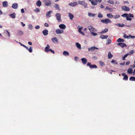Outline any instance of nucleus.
<instances>
[{
  "mask_svg": "<svg viewBox=\"0 0 135 135\" xmlns=\"http://www.w3.org/2000/svg\"><path fill=\"white\" fill-rule=\"evenodd\" d=\"M55 17H56V19L59 22H61L62 20L61 19V15L59 13H57L55 14Z\"/></svg>",
  "mask_w": 135,
  "mask_h": 135,
  "instance_id": "nucleus-1",
  "label": "nucleus"
},
{
  "mask_svg": "<svg viewBox=\"0 0 135 135\" xmlns=\"http://www.w3.org/2000/svg\"><path fill=\"white\" fill-rule=\"evenodd\" d=\"M78 3L79 4L83 6L84 8H86L88 7L87 3H86L84 1H79L78 2Z\"/></svg>",
  "mask_w": 135,
  "mask_h": 135,
  "instance_id": "nucleus-2",
  "label": "nucleus"
},
{
  "mask_svg": "<svg viewBox=\"0 0 135 135\" xmlns=\"http://www.w3.org/2000/svg\"><path fill=\"white\" fill-rule=\"evenodd\" d=\"M87 66H89L90 68L91 69L97 68V66L95 64L91 65L90 63L89 62L87 63Z\"/></svg>",
  "mask_w": 135,
  "mask_h": 135,
  "instance_id": "nucleus-3",
  "label": "nucleus"
},
{
  "mask_svg": "<svg viewBox=\"0 0 135 135\" xmlns=\"http://www.w3.org/2000/svg\"><path fill=\"white\" fill-rule=\"evenodd\" d=\"M101 21L102 22L105 23L106 24L111 22V21L108 18L106 19L105 20H101Z\"/></svg>",
  "mask_w": 135,
  "mask_h": 135,
  "instance_id": "nucleus-4",
  "label": "nucleus"
},
{
  "mask_svg": "<svg viewBox=\"0 0 135 135\" xmlns=\"http://www.w3.org/2000/svg\"><path fill=\"white\" fill-rule=\"evenodd\" d=\"M121 9L122 10L124 11H129L130 10L129 8L128 7H127L126 6H122L121 7Z\"/></svg>",
  "mask_w": 135,
  "mask_h": 135,
  "instance_id": "nucleus-5",
  "label": "nucleus"
},
{
  "mask_svg": "<svg viewBox=\"0 0 135 135\" xmlns=\"http://www.w3.org/2000/svg\"><path fill=\"white\" fill-rule=\"evenodd\" d=\"M47 0H44V2L46 6H49L51 4V2L50 1H49L48 2H47Z\"/></svg>",
  "mask_w": 135,
  "mask_h": 135,
  "instance_id": "nucleus-6",
  "label": "nucleus"
},
{
  "mask_svg": "<svg viewBox=\"0 0 135 135\" xmlns=\"http://www.w3.org/2000/svg\"><path fill=\"white\" fill-rule=\"evenodd\" d=\"M64 32V31L63 30H61L60 29H57L56 30V33L58 34H61L62 33Z\"/></svg>",
  "mask_w": 135,
  "mask_h": 135,
  "instance_id": "nucleus-7",
  "label": "nucleus"
},
{
  "mask_svg": "<svg viewBox=\"0 0 135 135\" xmlns=\"http://www.w3.org/2000/svg\"><path fill=\"white\" fill-rule=\"evenodd\" d=\"M117 45L120 46L122 47H126L127 46L123 42L118 43L117 44Z\"/></svg>",
  "mask_w": 135,
  "mask_h": 135,
  "instance_id": "nucleus-8",
  "label": "nucleus"
},
{
  "mask_svg": "<svg viewBox=\"0 0 135 135\" xmlns=\"http://www.w3.org/2000/svg\"><path fill=\"white\" fill-rule=\"evenodd\" d=\"M78 3L76 2H71L69 4V5L72 7H74L75 6L77 5Z\"/></svg>",
  "mask_w": 135,
  "mask_h": 135,
  "instance_id": "nucleus-9",
  "label": "nucleus"
},
{
  "mask_svg": "<svg viewBox=\"0 0 135 135\" xmlns=\"http://www.w3.org/2000/svg\"><path fill=\"white\" fill-rule=\"evenodd\" d=\"M108 35H101L100 36V38L102 39H107L108 37Z\"/></svg>",
  "mask_w": 135,
  "mask_h": 135,
  "instance_id": "nucleus-10",
  "label": "nucleus"
},
{
  "mask_svg": "<svg viewBox=\"0 0 135 135\" xmlns=\"http://www.w3.org/2000/svg\"><path fill=\"white\" fill-rule=\"evenodd\" d=\"M88 28L90 31H95L94 30L95 29L91 25L89 26H88Z\"/></svg>",
  "mask_w": 135,
  "mask_h": 135,
  "instance_id": "nucleus-11",
  "label": "nucleus"
},
{
  "mask_svg": "<svg viewBox=\"0 0 135 135\" xmlns=\"http://www.w3.org/2000/svg\"><path fill=\"white\" fill-rule=\"evenodd\" d=\"M122 76H124L123 78V80H127L128 79V76L125 73H123L122 74Z\"/></svg>",
  "mask_w": 135,
  "mask_h": 135,
  "instance_id": "nucleus-12",
  "label": "nucleus"
},
{
  "mask_svg": "<svg viewBox=\"0 0 135 135\" xmlns=\"http://www.w3.org/2000/svg\"><path fill=\"white\" fill-rule=\"evenodd\" d=\"M82 63L84 64H85L87 61V60L85 58H83L81 59Z\"/></svg>",
  "mask_w": 135,
  "mask_h": 135,
  "instance_id": "nucleus-13",
  "label": "nucleus"
},
{
  "mask_svg": "<svg viewBox=\"0 0 135 135\" xmlns=\"http://www.w3.org/2000/svg\"><path fill=\"white\" fill-rule=\"evenodd\" d=\"M18 6V4L17 3H14L12 4V7L14 9H16L17 8Z\"/></svg>",
  "mask_w": 135,
  "mask_h": 135,
  "instance_id": "nucleus-14",
  "label": "nucleus"
},
{
  "mask_svg": "<svg viewBox=\"0 0 135 135\" xmlns=\"http://www.w3.org/2000/svg\"><path fill=\"white\" fill-rule=\"evenodd\" d=\"M54 7L56 10L60 11V8L59 5L58 4H55L54 5Z\"/></svg>",
  "mask_w": 135,
  "mask_h": 135,
  "instance_id": "nucleus-15",
  "label": "nucleus"
},
{
  "mask_svg": "<svg viewBox=\"0 0 135 135\" xmlns=\"http://www.w3.org/2000/svg\"><path fill=\"white\" fill-rule=\"evenodd\" d=\"M2 4L3 7L6 8L8 6V3L7 1H5L2 2Z\"/></svg>",
  "mask_w": 135,
  "mask_h": 135,
  "instance_id": "nucleus-16",
  "label": "nucleus"
},
{
  "mask_svg": "<svg viewBox=\"0 0 135 135\" xmlns=\"http://www.w3.org/2000/svg\"><path fill=\"white\" fill-rule=\"evenodd\" d=\"M59 27L61 29H64L66 28L65 25L64 24H61L59 25Z\"/></svg>",
  "mask_w": 135,
  "mask_h": 135,
  "instance_id": "nucleus-17",
  "label": "nucleus"
},
{
  "mask_svg": "<svg viewBox=\"0 0 135 135\" xmlns=\"http://www.w3.org/2000/svg\"><path fill=\"white\" fill-rule=\"evenodd\" d=\"M50 48V46L48 44L47 45V46H46L44 50L45 52H49V50Z\"/></svg>",
  "mask_w": 135,
  "mask_h": 135,
  "instance_id": "nucleus-18",
  "label": "nucleus"
},
{
  "mask_svg": "<svg viewBox=\"0 0 135 135\" xmlns=\"http://www.w3.org/2000/svg\"><path fill=\"white\" fill-rule=\"evenodd\" d=\"M51 40L54 43H58V40L56 37H53L52 38Z\"/></svg>",
  "mask_w": 135,
  "mask_h": 135,
  "instance_id": "nucleus-19",
  "label": "nucleus"
},
{
  "mask_svg": "<svg viewBox=\"0 0 135 135\" xmlns=\"http://www.w3.org/2000/svg\"><path fill=\"white\" fill-rule=\"evenodd\" d=\"M82 28V27H81L78 28V32L79 33L83 35H85V33L83 32H82L81 30Z\"/></svg>",
  "mask_w": 135,
  "mask_h": 135,
  "instance_id": "nucleus-20",
  "label": "nucleus"
},
{
  "mask_svg": "<svg viewBox=\"0 0 135 135\" xmlns=\"http://www.w3.org/2000/svg\"><path fill=\"white\" fill-rule=\"evenodd\" d=\"M75 45L79 49H81V45L78 42H76L75 43Z\"/></svg>",
  "mask_w": 135,
  "mask_h": 135,
  "instance_id": "nucleus-21",
  "label": "nucleus"
},
{
  "mask_svg": "<svg viewBox=\"0 0 135 135\" xmlns=\"http://www.w3.org/2000/svg\"><path fill=\"white\" fill-rule=\"evenodd\" d=\"M48 30L47 29H46L42 31V33L45 35H46L48 34Z\"/></svg>",
  "mask_w": 135,
  "mask_h": 135,
  "instance_id": "nucleus-22",
  "label": "nucleus"
},
{
  "mask_svg": "<svg viewBox=\"0 0 135 135\" xmlns=\"http://www.w3.org/2000/svg\"><path fill=\"white\" fill-rule=\"evenodd\" d=\"M94 48L95 47L94 46L91 47H90L88 48V51H94Z\"/></svg>",
  "mask_w": 135,
  "mask_h": 135,
  "instance_id": "nucleus-23",
  "label": "nucleus"
},
{
  "mask_svg": "<svg viewBox=\"0 0 135 135\" xmlns=\"http://www.w3.org/2000/svg\"><path fill=\"white\" fill-rule=\"evenodd\" d=\"M9 15L11 18H15L16 17V14L14 12L12 14H10Z\"/></svg>",
  "mask_w": 135,
  "mask_h": 135,
  "instance_id": "nucleus-24",
  "label": "nucleus"
},
{
  "mask_svg": "<svg viewBox=\"0 0 135 135\" xmlns=\"http://www.w3.org/2000/svg\"><path fill=\"white\" fill-rule=\"evenodd\" d=\"M36 5L38 7H40L41 5V3L40 0L37 1L36 3Z\"/></svg>",
  "mask_w": 135,
  "mask_h": 135,
  "instance_id": "nucleus-25",
  "label": "nucleus"
},
{
  "mask_svg": "<svg viewBox=\"0 0 135 135\" xmlns=\"http://www.w3.org/2000/svg\"><path fill=\"white\" fill-rule=\"evenodd\" d=\"M63 54L65 56H68L69 55V53L68 52L66 51H64L63 52Z\"/></svg>",
  "mask_w": 135,
  "mask_h": 135,
  "instance_id": "nucleus-26",
  "label": "nucleus"
},
{
  "mask_svg": "<svg viewBox=\"0 0 135 135\" xmlns=\"http://www.w3.org/2000/svg\"><path fill=\"white\" fill-rule=\"evenodd\" d=\"M52 12V11H50L47 12L46 14V16L47 17H51V13Z\"/></svg>",
  "mask_w": 135,
  "mask_h": 135,
  "instance_id": "nucleus-27",
  "label": "nucleus"
},
{
  "mask_svg": "<svg viewBox=\"0 0 135 135\" xmlns=\"http://www.w3.org/2000/svg\"><path fill=\"white\" fill-rule=\"evenodd\" d=\"M18 35L19 36H21L22 35L23 33V32L21 30H18L17 32Z\"/></svg>",
  "mask_w": 135,
  "mask_h": 135,
  "instance_id": "nucleus-28",
  "label": "nucleus"
},
{
  "mask_svg": "<svg viewBox=\"0 0 135 135\" xmlns=\"http://www.w3.org/2000/svg\"><path fill=\"white\" fill-rule=\"evenodd\" d=\"M127 72L128 74H132L133 73V70L131 68H129Z\"/></svg>",
  "mask_w": 135,
  "mask_h": 135,
  "instance_id": "nucleus-29",
  "label": "nucleus"
},
{
  "mask_svg": "<svg viewBox=\"0 0 135 135\" xmlns=\"http://www.w3.org/2000/svg\"><path fill=\"white\" fill-rule=\"evenodd\" d=\"M115 25L116 26H119V27H123L125 25L123 24H121V23H117L115 24Z\"/></svg>",
  "mask_w": 135,
  "mask_h": 135,
  "instance_id": "nucleus-30",
  "label": "nucleus"
},
{
  "mask_svg": "<svg viewBox=\"0 0 135 135\" xmlns=\"http://www.w3.org/2000/svg\"><path fill=\"white\" fill-rule=\"evenodd\" d=\"M107 16L109 18H112L113 17V16L111 13L107 14Z\"/></svg>",
  "mask_w": 135,
  "mask_h": 135,
  "instance_id": "nucleus-31",
  "label": "nucleus"
},
{
  "mask_svg": "<svg viewBox=\"0 0 135 135\" xmlns=\"http://www.w3.org/2000/svg\"><path fill=\"white\" fill-rule=\"evenodd\" d=\"M69 16L71 20H73V18H74V16L71 13H69Z\"/></svg>",
  "mask_w": 135,
  "mask_h": 135,
  "instance_id": "nucleus-32",
  "label": "nucleus"
},
{
  "mask_svg": "<svg viewBox=\"0 0 135 135\" xmlns=\"http://www.w3.org/2000/svg\"><path fill=\"white\" fill-rule=\"evenodd\" d=\"M97 1L92 0L91 2V3L92 5L95 6L97 5Z\"/></svg>",
  "mask_w": 135,
  "mask_h": 135,
  "instance_id": "nucleus-33",
  "label": "nucleus"
},
{
  "mask_svg": "<svg viewBox=\"0 0 135 135\" xmlns=\"http://www.w3.org/2000/svg\"><path fill=\"white\" fill-rule=\"evenodd\" d=\"M124 41V39H121L120 38H118L117 40V42H123Z\"/></svg>",
  "mask_w": 135,
  "mask_h": 135,
  "instance_id": "nucleus-34",
  "label": "nucleus"
},
{
  "mask_svg": "<svg viewBox=\"0 0 135 135\" xmlns=\"http://www.w3.org/2000/svg\"><path fill=\"white\" fill-rule=\"evenodd\" d=\"M88 16L90 17H94L96 15L95 14H92L90 12H88Z\"/></svg>",
  "mask_w": 135,
  "mask_h": 135,
  "instance_id": "nucleus-35",
  "label": "nucleus"
},
{
  "mask_svg": "<svg viewBox=\"0 0 135 135\" xmlns=\"http://www.w3.org/2000/svg\"><path fill=\"white\" fill-rule=\"evenodd\" d=\"M108 31V29L107 28H105L101 32V33H104L107 32Z\"/></svg>",
  "mask_w": 135,
  "mask_h": 135,
  "instance_id": "nucleus-36",
  "label": "nucleus"
},
{
  "mask_svg": "<svg viewBox=\"0 0 135 135\" xmlns=\"http://www.w3.org/2000/svg\"><path fill=\"white\" fill-rule=\"evenodd\" d=\"M113 56L111 54L110 52H109L108 57L109 59H111Z\"/></svg>",
  "mask_w": 135,
  "mask_h": 135,
  "instance_id": "nucleus-37",
  "label": "nucleus"
},
{
  "mask_svg": "<svg viewBox=\"0 0 135 135\" xmlns=\"http://www.w3.org/2000/svg\"><path fill=\"white\" fill-rule=\"evenodd\" d=\"M111 40L109 39H108L107 40V42H106V44L107 45H108L111 43Z\"/></svg>",
  "mask_w": 135,
  "mask_h": 135,
  "instance_id": "nucleus-38",
  "label": "nucleus"
},
{
  "mask_svg": "<svg viewBox=\"0 0 135 135\" xmlns=\"http://www.w3.org/2000/svg\"><path fill=\"white\" fill-rule=\"evenodd\" d=\"M130 80L131 81H135V77L134 76H131L129 78Z\"/></svg>",
  "mask_w": 135,
  "mask_h": 135,
  "instance_id": "nucleus-39",
  "label": "nucleus"
},
{
  "mask_svg": "<svg viewBox=\"0 0 135 135\" xmlns=\"http://www.w3.org/2000/svg\"><path fill=\"white\" fill-rule=\"evenodd\" d=\"M128 55V53L125 55L122 58V60H125V58Z\"/></svg>",
  "mask_w": 135,
  "mask_h": 135,
  "instance_id": "nucleus-40",
  "label": "nucleus"
},
{
  "mask_svg": "<svg viewBox=\"0 0 135 135\" xmlns=\"http://www.w3.org/2000/svg\"><path fill=\"white\" fill-rule=\"evenodd\" d=\"M28 27L29 29L30 30H32L33 29L32 26L31 24L28 25Z\"/></svg>",
  "mask_w": 135,
  "mask_h": 135,
  "instance_id": "nucleus-41",
  "label": "nucleus"
},
{
  "mask_svg": "<svg viewBox=\"0 0 135 135\" xmlns=\"http://www.w3.org/2000/svg\"><path fill=\"white\" fill-rule=\"evenodd\" d=\"M121 16L124 17H126L127 18V17L128 16V15L127 13H124Z\"/></svg>",
  "mask_w": 135,
  "mask_h": 135,
  "instance_id": "nucleus-42",
  "label": "nucleus"
},
{
  "mask_svg": "<svg viewBox=\"0 0 135 135\" xmlns=\"http://www.w3.org/2000/svg\"><path fill=\"white\" fill-rule=\"evenodd\" d=\"M103 17L102 15L100 13H98V17L99 18H102Z\"/></svg>",
  "mask_w": 135,
  "mask_h": 135,
  "instance_id": "nucleus-43",
  "label": "nucleus"
},
{
  "mask_svg": "<svg viewBox=\"0 0 135 135\" xmlns=\"http://www.w3.org/2000/svg\"><path fill=\"white\" fill-rule=\"evenodd\" d=\"M108 2L110 4H114V2L112 0H109L108 1Z\"/></svg>",
  "mask_w": 135,
  "mask_h": 135,
  "instance_id": "nucleus-44",
  "label": "nucleus"
},
{
  "mask_svg": "<svg viewBox=\"0 0 135 135\" xmlns=\"http://www.w3.org/2000/svg\"><path fill=\"white\" fill-rule=\"evenodd\" d=\"M128 16L132 18H133L134 17V16L131 13H129L128 14Z\"/></svg>",
  "mask_w": 135,
  "mask_h": 135,
  "instance_id": "nucleus-45",
  "label": "nucleus"
},
{
  "mask_svg": "<svg viewBox=\"0 0 135 135\" xmlns=\"http://www.w3.org/2000/svg\"><path fill=\"white\" fill-rule=\"evenodd\" d=\"M120 17V16L119 15H115L114 16V18L115 19H117L119 17Z\"/></svg>",
  "mask_w": 135,
  "mask_h": 135,
  "instance_id": "nucleus-46",
  "label": "nucleus"
},
{
  "mask_svg": "<svg viewBox=\"0 0 135 135\" xmlns=\"http://www.w3.org/2000/svg\"><path fill=\"white\" fill-rule=\"evenodd\" d=\"M123 37L125 38H129V36H128L126 34H124L123 35Z\"/></svg>",
  "mask_w": 135,
  "mask_h": 135,
  "instance_id": "nucleus-47",
  "label": "nucleus"
},
{
  "mask_svg": "<svg viewBox=\"0 0 135 135\" xmlns=\"http://www.w3.org/2000/svg\"><path fill=\"white\" fill-rule=\"evenodd\" d=\"M34 11L36 12H39L40 11L39 9L38 8H37L35 9V10H34Z\"/></svg>",
  "mask_w": 135,
  "mask_h": 135,
  "instance_id": "nucleus-48",
  "label": "nucleus"
},
{
  "mask_svg": "<svg viewBox=\"0 0 135 135\" xmlns=\"http://www.w3.org/2000/svg\"><path fill=\"white\" fill-rule=\"evenodd\" d=\"M28 50L30 52H32V47H30V48L28 49Z\"/></svg>",
  "mask_w": 135,
  "mask_h": 135,
  "instance_id": "nucleus-49",
  "label": "nucleus"
},
{
  "mask_svg": "<svg viewBox=\"0 0 135 135\" xmlns=\"http://www.w3.org/2000/svg\"><path fill=\"white\" fill-rule=\"evenodd\" d=\"M134 52V51L133 50H131L130 51V52L128 53V55H131L132 54H133V53Z\"/></svg>",
  "mask_w": 135,
  "mask_h": 135,
  "instance_id": "nucleus-50",
  "label": "nucleus"
},
{
  "mask_svg": "<svg viewBox=\"0 0 135 135\" xmlns=\"http://www.w3.org/2000/svg\"><path fill=\"white\" fill-rule=\"evenodd\" d=\"M111 62L112 63H113L114 64H117V63H117V62H115V61L114 60H112L111 61Z\"/></svg>",
  "mask_w": 135,
  "mask_h": 135,
  "instance_id": "nucleus-51",
  "label": "nucleus"
},
{
  "mask_svg": "<svg viewBox=\"0 0 135 135\" xmlns=\"http://www.w3.org/2000/svg\"><path fill=\"white\" fill-rule=\"evenodd\" d=\"M99 63L100 65L102 66L104 65V64L103 62L102 61H100L99 62Z\"/></svg>",
  "mask_w": 135,
  "mask_h": 135,
  "instance_id": "nucleus-52",
  "label": "nucleus"
},
{
  "mask_svg": "<svg viewBox=\"0 0 135 135\" xmlns=\"http://www.w3.org/2000/svg\"><path fill=\"white\" fill-rule=\"evenodd\" d=\"M126 20L127 21H131L132 20V18H129V17L128 16L127 17Z\"/></svg>",
  "mask_w": 135,
  "mask_h": 135,
  "instance_id": "nucleus-53",
  "label": "nucleus"
},
{
  "mask_svg": "<svg viewBox=\"0 0 135 135\" xmlns=\"http://www.w3.org/2000/svg\"><path fill=\"white\" fill-rule=\"evenodd\" d=\"M91 34L94 36H96L97 35V34L96 33L94 32H91Z\"/></svg>",
  "mask_w": 135,
  "mask_h": 135,
  "instance_id": "nucleus-54",
  "label": "nucleus"
},
{
  "mask_svg": "<svg viewBox=\"0 0 135 135\" xmlns=\"http://www.w3.org/2000/svg\"><path fill=\"white\" fill-rule=\"evenodd\" d=\"M35 28L36 29H38L40 28V26L39 25H37L35 27Z\"/></svg>",
  "mask_w": 135,
  "mask_h": 135,
  "instance_id": "nucleus-55",
  "label": "nucleus"
},
{
  "mask_svg": "<svg viewBox=\"0 0 135 135\" xmlns=\"http://www.w3.org/2000/svg\"><path fill=\"white\" fill-rule=\"evenodd\" d=\"M44 25L45 27H48L49 26L48 24L46 23H45Z\"/></svg>",
  "mask_w": 135,
  "mask_h": 135,
  "instance_id": "nucleus-56",
  "label": "nucleus"
},
{
  "mask_svg": "<svg viewBox=\"0 0 135 135\" xmlns=\"http://www.w3.org/2000/svg\"><path fill=\"white\" fill-rule=\"evenodd\" d=\"M21 12L22 13H24L25 12L24 9L23 8L21 9Z\"/></svg>",
  "mask_w": 135,
  "mask_h": 135,
  "instance_id": "nucleus-57",
  "label": "nucleus"
},
{
  "mask_svg": "<svg viewBox=\"0 0 135 135\" xmlns=\"http://www.w3.org/2000/svg\"><path fill=\"white\" fill-rule=\"evenodd\" d=\"M21 24L23 27L25 26V24H24L22 22H21Z\"/></svg>",
  "mask_w": 135,
  "mask_h": 135,
  "instance_id": "nucleus-58",
  "label": "nucleus"
},
{
  "mask_svg": "<svg viewBox=\"0 0 135 135\" xmlns=\"http://www.w3.org/2000/svg\"><path fill=\"white\" fill-rule=\"evenodd\" d=\"M100 7L101 8H103L104 7L102 4L100 5Z\"/></svg>",
  "mask_w": 135,
  "mask_h": 135,
  "instance_id": "nucleus-59",
  "label": "nucleus"
},
{
  "mask_svg": "<svg viewBox=\"0 0 135 135\" xmlns=\"http://www.w3.org/2000/svg\"><path fill=\"white\" fill-rule=\"evenodd\" d=\"M108 10H109L110 12H112L113 11V10L112 8H109Z\"/></svg>",
  "mask_w": 135,
  "mask_h": 135,
  "instance_id": "nucleus-60",
  "label": "nucleus"
},
{
  "mask_svg": "<svg viewBox=\"0 0 135 135\" xmlns=\"http://www.w3.org/2000/svg\"><path fill=\"white\" fill-rule=\"evenodd\" d=\"M129 37H131L132 38H135V36H132L131 35H129Z\"/></svg>",
  "mask_w": 135,
  "mask_h": 135,
  "instance_id": "nucleus-61",
  "label": "nucleus"
},
{
  "mask_svg": "<svg viewBox=\"0 0 135 135\" xmlns=\"http://www.w3.org/2000/svg\"><path fill=\"white\" fill-rule=\"evenodd\" d=\"M130 62L129 61H127L126 63V65H129L130 64Z\"/></svg>",
  "mask_w": 135,
  "mask_h": 135,
  "instance_id": "nucleus-62",
  "label": "nucleus"
},
{
  "mask_svg": "<svg viewBox=\"0 0 135 135\" xmlns=\"http://www.w3.org/2000/svg\"><path fill=\"white\" fill-rule=\"evenodd\" d=\"M78 57L76 56L75 57H74V60H75V61H76V60L78 59Z\"/></svg>",
  "mask_w": 135,
  "mask_h": 135,
  "instance_id": "nucleus-63",
  "label": "nucleus"
},
{
  "mask_svg": "<svg viewBox=\"0 0 135 135\" xmlns=\"http://www.w3.org/2000/svg\"><path fill=\"white\" fill-rule=\"evenodd\" d=\"M6 32L7 33V34H8V36L9 37L10 36V33H9V32L7 31V30H6Z\"/></svg>",
  "mask_w": 135,
  "mask_h": 135,
  "instance_id": "nucleus-64",
  "label": "nucleus"
}]
</instances>
